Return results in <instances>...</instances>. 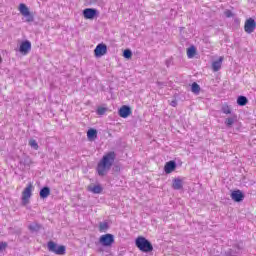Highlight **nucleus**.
Returning <instances> with one entry per match:
<instances>
[{"instance_id": "f257e3e1", "label": "nucleus", "mask_w": 256, "mask_h": 256, "mask_svg": "<svg viewBox=\"0 0 256 256\" xmlns=\"http://www.w3.org/2000/svg\"><path fill=\"white\" fill-rule=\"evenodd\" d=\"M116 157L117 155L113 151L108 152L102 157L101 161L97 165V172L100 177H104V175H107V171H109V169L113 167V163H115Z\"/></svg>"}, {"instance_id": "f03ea898", "label": "nucleus", "mask_w": 256, "mask_h": 256, "mask_svg": "<svg viewBox=\"0 0 256 256\" xmlns=\"http://www.w3.org/2000/svg\"><path fill=\"white\" fill-rule=\"evenodd\" d=\"M135 245L142 253H151L153 251V244L144 236H138L135 239Z\"/></svg>"}, {"instance_id": "7ed1b4c3", "label": "nucleus", "mask_w": 256, "mask_h": 256, "mask_svg": "<svg viewBox=\"0 0 256 256\" xmlns=\"http://www.w3.org/2000/svg\"><path fill=\"white\" fill-rule=\"evenodd\" d=\"M47 247L48 251L55 253V255H65L67 253V247L65 245H58L53 241H49Z\"/></svg>"}, {"instance_id": "20e7f679", "label": "nucleus", "mask_w": 256, "mask_h": 256, "mask_svg": "<svg viewBox=\"0 0 256 256\" xmlns=\"http://www.w3.org/2000/svg\"><path fill=\"white\" fill-rule=\"evenodd\" d=\"M19 11L21 15L26 18L27 23H33V21H35V17L32 15L31 11H29V7H27V5L21 3L19 5Z\"/></svg>"}, {"instance_id": "39448f33", "label": "nucleus", "mask_w": 256, "mask_h": 256, "mask_svg": "<svg viewBox=\"0 0 256 256\" xmlns=\"http://www.w3.org/2000/svg\"><path fill=\"white\" fill-rule=\"evenodd\" d=\"M99 243L102 247H111L115 243V236L113 234H104L100 236Z\"/></svg>"}, {"instance_id": "423d86ee", "label": "nucleus", "mask_w": 256, "mask_h": 256, "mask_svg": "<svg viewBox=\"0 0 256 256\" xmlns=\"http://www.w3.org/2000/svg\"><path fill=\"white\" fill-rule=\"evenodd\" d=\"M84 19L93 20L97 15H99V11L95 8H86L82 12Z\"/></svg>"}, {"instance_id": "0eeeda50", "label": "nucleus", "mask_w": 256, "mask_h": 256, "mask_svg": "<svg viewBox=\"0 0 256 256\" xmlns=\"http://www.w3.org/2000/svg\"><path fill=\"white\" fill-rule=\"evenodd\" d=\"M255 29H256L255 19L253 18L247 19L244 24V30L246 31V33L251 34L253 33V31H255Z\"/></svg>"}, {"instance_id": "6e6552de", "label": "nucleus", "mask_w": 256, "mask_h": 256, "mask_svg": "<svg viewBox=\"0 0 256 256\" xmlns=\"http://www.w3.org/2000/svg\"><path fill=\"white\" fill-rule=\"evenodd\" d=\"M95 57H103V55H107V45L104 43H100L94 49Z\"/></svg>"}, {"instance_id": "1a4fd4ad", "label": "nucleus", "mask_w": 256, "mask_h": 256, "mask_svg": "<svg viewBox=\"0 0 256 256\" xmlns=\"http://www.w3.org/2000/svg\"><path fill=\"white\" fill-rule=\"evenodd\" d=\"M19 51L22 55H28V53L31 51V41H22L19 47Z\"/></svg>"}, {"instance_id": "9d476101", "label": "nucleus", "mask_w": 256, "mask_h": 256, "mask_svg": "<svg viewBox=\"0 0 256 256\" xmlns=\"http://www.w3.org/2000/svg\"><path fill=\"white\" fill-rule=\"evenodd\" d=\"M175 169H177V162H175L174 160L166 162L164 166V172L166 173V175H169V173H173Z\"/></svg>"}, {"instance_id": "9b49d317", "label": "nucleus", "mask_w": 256, "mask_h": 256, "mask_svg": "<svg viewBox=\"0 0 256 256\" xmlns=\"http://www.w3.org/2000/svg\"><path fill=\"white\" fill-rule=\"evenodd\" d=\"M119 117H122V119H127L129 115H131V107L127 105H123L119 111H118Z\"/></svg>"}, {"instance_id": "f8f14e48", "label": "nucleus", "mask_w": 256, "mask_h": 256, "mask_svg": "<svg viewBox=\"0 0 256 256\" xmlns=\"http://www.w3.org/2000/svg\"><path fill=\"white\" fill-rule=\"evenodd\" d=\"M20 165H23V167H31L33 164V160H31V157H29L26 154H23L22 157L19 159Z\"/></svg>"}, {"instance_id": "ddd939ff", "label": "nucleus", "mask_w": 256, "mask_h": 256, "mask_svg": "<svg viewBox=\"0 0 256 256\" xmlns=\"http://www.w3.org/2000/svg\"><path fill=\"white\" fill-rule=\"evenodd\" d=\"M172 188L175 191H181V189H183V179H181V178H174L172 180Z\"/></svg>"}, {"instance_id": "4468645a", "label": "nucleus", "mask_w": 256, "mask_h": 256, "mask_svg": "<svg viewBox=\"0 0 256 256\" xmlns=\"http://www.w3.org/2000/svg\"><path fill=\"white\" fill-rule=\"evenodd\" d=\"M230 197L235 203H241L245 199V193H230Z\"/></svg>"}, {"instance_id": "2eb2a0df", "label": "nucleus", "mask_w": 256, "mask_h": 256, "mask_svg": "<svg viewBox=\"0 0 256 256\" xmlns=\"http://www.w3.org/2000/svg\"><path fill=\"white\" fill-rule=\"evenodd\" d=\"M236 121H237V116L235 114H232L231 117H228L225 119L224 123L228 129H231V127H233Z\"/></svg>"}, {"instance_id": "dca6fc26", "label": "nucleus", "mask_w": 256, "mask_h": 256, "mask_svg": "<svg viewBox=\"0 0 256 256\" xmlns=\"http://www.w3.org/2000/svg\"><path fill=\"white\" fill-rule=\"evenodd\" d=\"M221 65H223V56L212 63V70L217 73L221 69Z\"/></svg>"}, {"instance_id": "f3484780", "label": "nucleus", "mask_w": 256, "mask_h": 256, "mask_svg": "<svg viewBox=\"0 0 256 256\" xmlns=\"http://www.w3.org/2000/svg\"><path fill=\"white\" fill-rule=\"evenodd\" d=\"M42 227L43 226L41 224L33 223L28 226V229H29V231H31V233H39V231H41Z\"/></svg>"}, {"instance_id": "a211bd4d", "label": "nucleus", "mask_w": 256, "mask_h": 256, "mask_svg": "<svg viewBox=\"0 0 256 256\" xmlns=\"http://www.w3.org/2000/svg\"><path fill=\"white\" fill-rule=\"evenodd\" d=\"M88 191L91 193H101L103 191V187H101V185H90L88 186Z\"/></svg>"}, {"instance_id": "6ab92c4d", "label": "nucleus", "mask_w": 256, "mask_h": 256, "mask_svg": "<svg viewBox=\"0 0 256 256\" xmlns=\"http://www.w3.org/2000/svg\"><path fill=\"white\" fill-rule=\"evenodd\" d=\"M196 54H197V48H195V46H190L187 49V57H188V59H193V57H195Z\"/></svg>"}, {"instance_id": "aec40b11", "label": "nucleus", "mask_w": 256, "mask_h": 256, "mask_svg": "<svg viewBox=\"0 0 256 256\" xmlns=\"http://www.w3.org/2000/svg\"><path fill=\"white\" fill-rule=\"evenodd\" d=\"M249 103V99H247L245 96H238L237 98V105L240 107H245Z\"/></svg>"}, {"instance_id": "412c9836", "label": "nucleus", "mask_w": 256, "mask_h": 256, "mask_svg": "<svg viewBox=\"0 0 256 256\" xmlns=\"http://www.w3.org/2000/svg\"><path fill=\"white\" fill-rule=\"evenodd\" d=\"M87 137H88L89 141H95V138L97 137V130L90 128L87 131Z\"/></svg>"}, {"instance_id": "4be33fe9", "label": "nucleus", "mask_w": 256, "mask_h": 256, "mask_svg": "<svg viewBox=\"0 0 256 256\" xmlns=\"http://www.w3.org/2000/svg\"><path fill=\"white\" fill-rule=\"evenodd\" d=\"M191 91L195 95H199V93H201V86H199V84H197V82H193L191 85Z\"/></svg>"}, {"instance_id": "5701e85b", "label": "nucleus", "mask_w": 256, "mask_h": 256, "mask_svg": "<svg viewBox=\"0 0 256 256\" xmlns=\"http://www.w3.org/2000/svg\"><path fill=\"white\" fill-rule=\"evenodd\" d=\"M32 193H24L22 196V205L25 207L26 205H29V199H31Z\"/></svg>"}, {"instance_id": "b1692460", "label": "nucleus", "mask_w": 256, "mask_h": 256, "mask_svg": "<svg viewBox=\"0 0 256 256\" xmlns=\"http://www.w3.org/2000/svg\"><path fill=\"white\" fill-rule=\"evenodd\" d=\"M109 229V223L108 222H100L99 223V232L105 233V231H108Z\"/></svg>"}, {"instance_id": "393cba45", "label": "nucleus", "mask_w": 256, "mask_h": 256, "mask_svg": "<svg viewBox=\"0 0 256 256\" xmlns=\"http://www.w3.org/2000/svg\"><path fill=\"white\" fill-rule=\"evenodd\" d=\"M221 111L224 115H231V107H229L227 103L222 105Z\"/></svg>"}, {"instance_id": "a878e982", "label": "nucleus", "mask_w": 256, "mask_h": 256, "mask_svg": "<svg viewBox=\"0 0 256 256\" xmlns=\"http://www.w3.org/2000/svg\"><path fill=\"white\" fill-rule=\"evenodd\" d=\"M28 145H30V147H32V149H35V151H37V149H39V144L37 143V140H35V139H30L28 142Z\"/></svg>"}, {"instance_id": "bb28decb", "label": "nucleus", "mask_w": 256, "mask_h": 256, "mask_svg": "<svg viewBox=\"0 0 256 256\" xmlns=\"http://www.w3.org/2000/svg\"><path fill=\"white\" fill-rule=\"evenodd\" d=\"M123 57L124 59H131V57H133V52L131 51V49H125L123 51Z\"/></svg>"}, {"instance_id": "cd10ccee", "label": "nucleus", "mask_w": 256, "mask_h": 256, "mask_svg": "<svg viewBox=\"0 0 256 256\" xmlns=\"http://www.w3.org/2000/svg\"><path fill=\"white\" fill-rule=\"evenodd\" d=\"M97 115H105V113H107V108L105 107H98V109L96 110Z\"/></svg>"}, {"instance_id": "c85d7f7f", "label": "nucleus", "mask_w": 256, "mask_h": 256, "mask_svg": "<svg viewBox=\"0 0 256 256\" xmlns=\"http://www.w3.org/2000/svg\"><path fill=\"white\" fill-rule=\"evenodd\" d=\"M33 191V184L29 183L22 193H31Z\"/></svg>"}, {"instance_id": "c756f323", "label": "nucleus", "mask_w": 256, "mask_h": 256, "mask_svg": "<svg viewBox=\"0 0 256 256\" xmlns=\"http://www.w3.org/2000/svg\"><path fill=\"white\" fill-rule=\"evenodd\" d=\"M40 193H51V188L48 186H44L41 190Z\"/></svg>"}, {"instance_id": "7c9ffc66", "label": "nucleus", "mask_w": 256, "mask_h": 256, "mask_svg": "<svg viewBox=\"0 0 256 256\" xmlns=\"http://www.w3.org/2000/svg\"><path fill=\"white\" fill-rule=\"evenodd\" d=\"M7 249V242H0V251H5Z\"/></svg>"}, {"instance_id": "2f4dec72", "label": "nucleus", "mask_w": 256, "mask_h": 256, "mask_svg": "<svg viewBox=\"0 0 256 256\" xmlns=\"http://www.w3.org/2000/svg\"><path fill=\"white\" fill-rule=\"evenodd\" d=\"M50 195H51V193H40V198L47 199Z\"/></svg>"}, {"instance_id": "473e14b6", "label": "nucleus", "mask_w": 256, "mask_h": 256, "mask_svg": "<svg viewBox=\"0 0 256 256\" xmlns=\"http://www.w3.org/2000/svg\"><path fill=\"white\" fill-rule=\"evenodd\" d=\"M225 16L226 17H233V12H231V10H227L226 12H225Z\"/></svg>"}, {"instance_id": "72a5a7b5", "label": "nucleus", "mask_w": 256, "mask_h": 256, "mask_svg": "<svg viewBox=\"0 0 256 256\" xmlns=\"http://www.w3.org/2000/svg\"><path fill=\"white\" fill-rule=\"evenodd\" d=\"M173 63V60L172 59H168L166 60L165 64H166V67H171V64Z\"/></svg>"}, {"instance_id": "f704fd0d", "label": "nucleus", "mask_w": 256, "mask_h": 256, "mask_svg": "<svg viewBox=\"0 0 256 256\" xmlns=\"http://www.w3.org/2000/svg\"><path fill=\"white\" fill-rule=\"evenodd\" d=\"M158 87H165L167 83L165 82H157Z\"/></svg>"}, {"instance_id": "c9c22d12", "label": "nucleus", "mask_w": 256, "mask_h": 256, "mask_svg": "<svg viewBox=\"0 0 256 256\" xmlns=\"http://www.w3.org/2000/svg\"><path fill=\"white\" fill-rule=\"evenodd\" d=\"M170 105L171 107H175L177 105V100H172Z\"/></svg>"}, {"instance_id": "e433bc0d", "label": "nucleus", "mask_w": 256, "mask_h": 256, "mask_svg": "<svg viewBox=\"0 0 256 256\" xmlns=\"http://www.w3.org/2000/svg\"><path fill=\"white\" fill-rule=\"evenodd\" d=\"M113 169H114V171H121V167H119V166H115Z\"/></svg>"}, {"instance_id": "4c0bfd02", "label": "nucleus", "mask_w": 256, "mask_h": 256, "mask_svg": "<svg viewBox=\"0 0 256 256\" xmlns=\"http://www.w3.org/2000/svg\"><path fill=\"white\" fill-rule=\"evenodd\" d=\"M101 0H90V3H99Z\"/></svg>"}, {"instance_id": "58836bf2", "label": "nucleus", "mask_w": 256, "mask_h": 256, "mask_svg": "<svg viewBox=\"0 0 256 256\" xmlns=\"http://www.w3.org/2000/svg\"><path fill=\"white\" fill-rule=\"evenodd\" d=\"M231 193H242L241 190H233Z\"/></svg>"}, {"instance_id": "ea45409f", "label": "nucleus", "mask_w": 256, "mask_h": 256, "mask_svg": "<svg viewBox=\"0 0 256 256\" xmlns=\"http://www.w3.org/2000/svg\"><path fill=\"white\" fill-rule=\"evenodd\" d=\"M236 247H238V249H241V248L239 247V245H236Z\"/></svg>"}, {"instance_id": "a19ab883", "label": "nucleus", "mask_w": 256, "mask_h": 256, "mask_svg": "<svg viewBox=\"0 0 256 256\" xmlns=\"http://www.w3.org/2000/svg\"><path fill=\"white\" fill-rule=\"evenodd\" d=\"M3 60L1 59V57H0V63L2 62Z\"/></svg>"}]
</instances>
